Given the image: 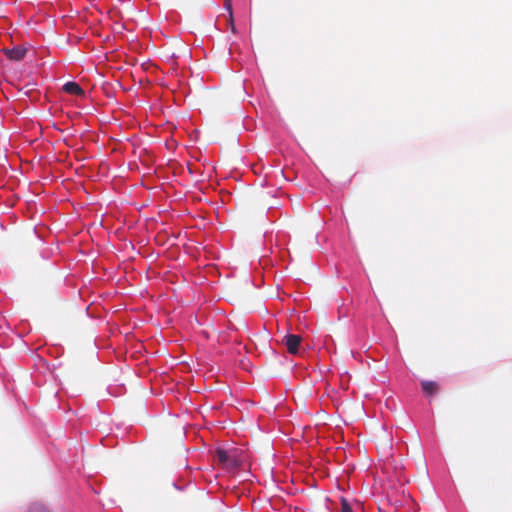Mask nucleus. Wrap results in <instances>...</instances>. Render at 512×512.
Segmentation results:
<instances>
[{"label": "nucleus", "instance_id": "f257e3e1", "mask_svg": "<svg viewBox=\"0 0 512 512\" xmlns=\"http://www.w3.org/2000/svg\"><path fill=\"white\" fill-rule=\"evenodd\" d=\"M215 458L227 469H236L244 461V454L237 448L229 450L218 448L215 452Z\"/></svg>", "mask_w": 512, "mask_h": 512}, {"label": "nucleus", "instance_id": "f03ea898", "mask_svg": "<svg viewBox=\"0 0 512 512\" xmlns=\"http://www.w3.org/2000/svg\"><path fill=\"white\" fill-rule=\"evenodd\" d=\"M302 341V337L296 334H286L282 337V344L286 347L290 354L296 355L299 351V347Z\"/></svg>", "mask_w": 512, "mask_h": 512}, {"label": "nucleus", "instance_id": "7ed1b4c3", "mask_svg": "<svg viewBox=\"0 0 512 512\" xmlns=\"http://www.w3.org/2000/svg\"><path fill=\"white\" fill-rule=\"evenodd\" d=\"M7 58L14 61H20L22 60L26 53L27 49L21 46L13 47V48H7L3 50Z\"/></svg>", "mask_w": 512, "mask_h": 512}, {"label": "nucleus", "instance_id": "20e7f679", "mask_svg": "<svg viewBox=\"0 0 512 512\" xmlns=\"http://www.w3.org/2000/svg\"><path fill=\"white\" fill-rule=\"evenodd\" d=\"M63 91L71 95L84 96L85 92L82 87L73 81L67 82L63 85Z\"/></svg>", "mask_w": 512, "mask_h": 512}, {"label": "nucleus", "instance_id": "39448f33", "mask_svg": "<svg viewBox=\"0 0 512 512\" xmlns=\"http://www.w3.org/2000/svg\"><path fill=\"white\" fill-rule=\"evenodd\" d=\"M421 386L423 391L429 396L438 392V385L434 381H422Z\"/></svg>", "mask_w": 512, "mask_h": 512}, {"label": "nucleus", "instance_id": "423d86ee", "mask_svg": "<svg viewBox=\"0 0 512 512\" xmlns=\"http://www.w3.org/2000/svg\"><path fill=\"white\" fill-rule=\"evenodd\" d=\"M29 512H48V511L43 505L35 503L30 506Z\"/></svg>", "mask_w": 512, "mask_h": 512}, {"label": "nucleus", "instance_id": "0eeeda50", "mask_svg": "<svg viewBox=\"0 0 512 512\" xmlns=\"http://www.w3.org/2000/svg\"><path fill=\"white\" fill-rule=\"evenodd\" d=\"M29 512H48V511L43 505L35 503L30 506Z\"/></svg>", "mask_w": 512, "mask_h": 512}, {"label": "nucleus", "instance_id": "6e6552de", "mask_svg": "<svg viewBox=\"0 0 512 512\" xmlns=\"http://www.w3.org/2000/svg\"><path fill=\"white\" fill-rule=\"evenodd\" d=\"M341 512H352L349 502L345 498H341Z\"/></svg>", "mask_w": 512, "mask_h": 512}, {"label": "nucleus", "instance_id": "1a4fd4ad", "mask_svg": "<svg viewBox=\"0 0 512 512\" xmlns=\"http://www.w3.org/2000/svg\"><path fill=\"white\" fill-rule=\"evenodd\" d=\"M225 8L228 10L229 12V17L232 18L233 16V12H232V3H231V0H226L225 1V4H224Z\"/></svg>", "mask_w": 512, "mask_h": 512}, {"label": "nucleus", "instance_id": "9d476101", "mask_svg": "<svg viewBox=\"0 0 512 512\" xmlns=\"http://www.w3.org/2000/svg\"><path fill=\"white\" fill-rule=\"evenodd\" d=\"M229 19H230V23H231V30H232L233 33H235L236 29H235V25H234V22H233V17L232 18L229 17Z\"/></svg>", "mask_w": 512, "mask_h": 512}]
</instances>
